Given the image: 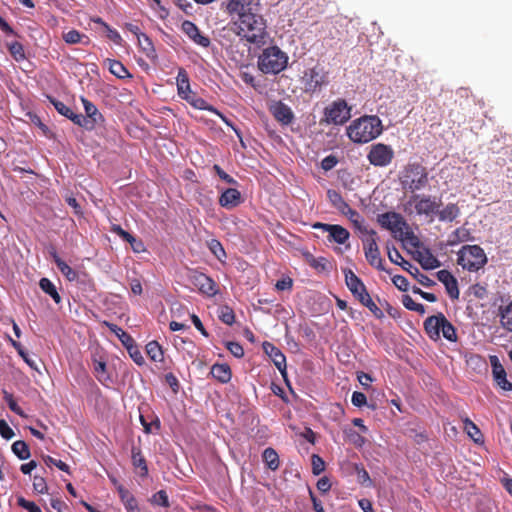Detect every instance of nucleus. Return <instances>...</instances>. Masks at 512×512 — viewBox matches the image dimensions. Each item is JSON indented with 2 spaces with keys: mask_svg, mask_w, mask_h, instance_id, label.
Instances as JSON below:
<instances>
[{
  "mask_svg": "<svg viewBox=\"0 0 512 512\" xmlns=\"http://www.w3.org/2000/svg\"><path fill=\"white\" fill-rule=\"evenodd\" d=\"M382 120L377 115H363L346 128L348 138L356 144L368 143L383 133Z\"/></svg>",
  "mask_w": 512,
  "mask_h": 512,
  "instance_id": "obj_1",
  "label": "nucleus"
},
{
  "mask_svg": "<svg viewBox=\"0 0 512 512\" xmlns=\"http://www.w3.org/2000/svg\"><path fill=\"white\" fill-rule=\"evenodd\" d=\"M342 273L345 278V284L351 294L366 308L370 310V312L377 319H383L384 313L383 311L375 304L373 299L371 298L367 287L365 286L362 279L357 276L350 268H342Z\"/></svg>",
  "mask_w": 512,
  "mask_h": 512,
  "instance_id": "obj_2",
  "label": "nucleus"
},
{
  "mask_svg": "<svg viewBox=\"0 0 512 512\" xmlns=\"http://www.w3.org/2000/svg\"><path fill=\"white\" fill-rule=\"evenodd\" d=\"M288 60V55L273 45L262 50L258 56L257 67L263 74L277 75L287 68Z\"/></svg>",
  "mask_w": 512,
  "mask_h": 512,
  "instance_id": "obj_3",
  "label": "nucleus"
},
{
  "mask_svg": "<svg viewBox=\"0 0 512 512\" xmlns=\"http://www.w3.org/2000/svg\"><path fill=\"white\" fill-rule=\"evenodd\" d=\"M399 181L404 190L414 194L428 185V172L420 163H408L400 172Z\"/></svg>",
  "mask_w": 512,
  "mask_h": 512,
  "instance_id": "obj_4",
  "label": "nucleus"
},
{
  "mask_svg": "<svg viewBox=\"0 0 512 512\" xmlns=\"http://www.w3.org/2000/svg\"><path fill=\"white\" fill-rule=\"evenodd\" d=\"M487 263L488 257L480 245H463L457 252V264L469 272H478Z\"/></svg>",
  "mask_w": 512,
  "mask_h": 512,
  "instance_id": "obj_5",
  "label": "nucleus"
},
{
  "mask_svg": "<svg viewBox=\"0 0 512 512\" xmlns=\"http://www.w3.org/2000/svg\"><path fill=\"white\" fill-rule=\"evenodd\" d=\"M178 96L189 103L192 107L203 111H216V107L209 104L205 99L199 97L191 90L189 76L184 68H179L176 77Z\"/></svg>",
  "mask_w": 512,
  "mask_h": 512,
  "instance_id": "obj_6",
  "label": "nucleus"
},
{
  "mask_svg": "<svg viewBox=\"0 0 512 512\" xmlns=\"http://www.w3.org/2000/svg\"><path fill=\"white\" fill-rule=\"evenodd\" d=\"M386 249L389 260L409 273L419 284L425 288H432L436 285V282L433 279L420 272V270L410 261L404 259L391 241L386 242Z\"/></svg>",
  "mask_w": 512,
  "mask_h": 512,
  "instance_id": "obj_7",
  "label": "nucleus"
},
{
  "mask_svg": "<svg viewBox=\"0 0 512 512\" xmlns=\"http://www.w3.org/2000/svg\"><path fill=\"white\" fill-rule=\"evenodd\" d=\"M351 111L352 107L348 105L347 101L339 98L324 108L323 118L320 120V124L344 125L351 119Z\"/></svg>",
  "mask_w": 512,
  "mask_h": 512,
  "instance_id": "obj_8",
  "label": "nucleus"
},
{
  "mask_svg": "<svg viewBox=\"0 0 512 512\" xmlns=\"http://www.w3.org/2000/svg\"><path fill=\"white\" fill-rule=\"evenodd\" d=\"M80 100L83 104L85 115L76 113L75 125L89 132L93 131L97 126H102L105 123V117L96 105L84 96H80Z\"/></svg>",
  "mask_w": 512,
  "mask_h": 512,
  "instance_id": "obj_9",
  "label": "nucleus"
},
{
  "mask_svg": "<svg viewBox=\"0 0 512 512\" xmlns=\"http://www.w3.org/2000/svg\"><path fill=\"white\" fill-rule=\"evenodd\" d=\"M301 81L304 84V92L313 94L321 91L323 87L330 83L329 71L326 70L325 66L318 63L312 68L305 70Z\"/></svg>",
  "mask_w": 512,
  "mask_h": 512,
  "instance_id": "obj_10",
  "label": "nucleus"
},
{
  "mask_svg": "<svg viewBox=\"0 0 512 512\" xmlns=\"http://www.w3.org/2000/svg\"><path fill=\"white\" fill-rule=\"evenodd\" d=\"M103 325L106 326L118 338L136 365L143 366L145 364V359L137 343L129 333L124 331L118 325L109 321H103Z\"/></svg>",
  "mask_w": 512,
  "mask_h": 512,
  "instance_id": "obj_11",
  "label": "nucleus"
},
{
  "mask_svg": "<svg viewBox=\"0 0 512 512\" xmlns=\"http://www.w3.org/2000/svg\"><path fill=\"white\" fill-rule=\"evenodd\" d=\"M377 234L376 235H368L367 238L362 239L363 248L366 260L368 263L375 267L379 271H384L388 274L391 273L390 269H386L383 264V259L381 258L379 247L377 244Z\"/></svg>",
  "mask_w": 512,
  "mask_h": 512,
  "instance_id": "obj_12",
  "label": "nucleus"
},
{
  "mask_svg": "<svg viewBox=\"0 0 512 512\" xmlns=\"http://www.w3.org/2000/svg\"><path fill=\"white\" fill-rule=\"evenodd\" d=\"M394 157L392 147L384 143H375L371 145L370 151L367 154L369 163L375 167L388 166Z\"/></svg>",
  "mask_w": 512,
  "mask_h": 512,
  "instance_id": "obj_13",
  "label": "nucleus"
},
{
  "mask_svg": "<svg viewBox=\"0 0 512 512\" xmlns=\"http://www.w3.org/2000/svg\"><path fill=\"white\" fill-rule=\"evenodd\" d=\"M377 222L383 229L391 231L396 238L397 233L408 230L409 228V224L405 218L400 213L394 211L379 214L377 216Z\"/></svg>",
  "mask_w": 512,
  "mask_h": 512,
  "instance_id": "obj_14",
  "label": "nucleus"
},
{
  "mask_svg": "<svg viewBox=\"0 0 512 512\" xmlns=\"http://www.w3.org/2000/svg\"><path fill=\"white\" fill-rule=\"evenodd\" d=\"M412 202H416L415 204V210L418 215H425V216H433L436 215L437 208H440L442 202L439 200L438 202L430 195H420L414 193L408 204H411Z\"/></svg>",
  "mask_w": 512,
  "mask_h": 512,
  "instance_id": "obj_15",
  "label": "nucleus"
},
{
  "mask_svg": "<svg viewBox=\"0 0 512 512\" xmlns=\"http://www.w3.org/2000/svg\"><path fill=\"white\" fill-rule=\"evenodd\" d=\"M259 6L260 0H227L221 4V8L230 16L237 15L239 19L242 13H248L253 7Z\"/></svg>",
  "mask_w": 512,
  "mask_h": 512,
  "instance_id": "obj_16",
  "label": "nucleus"
},
{
  "mask_svg": "<svg viewBox=\"0 0 512 512\" xmlns=\"http://www.w3.org/2000/svg\"><path fill=\"white\" fill-rule=\"evenodd\" d=\"M445 315L442 312H437L434 315L427 317L423 322V328L426 335L432 341H439L441 339V333L443 323L445 321Z\"/></svg>",
  "mask_w": 512,
  "mask_h": 512,
  "instance_id": "obj_17",
  "label": "nucleus"
},
{
  "mask_svg": "<svg viewBox=\"0 0 512 512\" xmlns=\"http://www.w3.org/2000/svg\"><path fill=\"white\" fill-rule=\"evenodd\" d=\"M190 280L201 293L210 297L217 294L216 282L207 274L194 271L190 276Z\"/></svg>",
  "mask_w": 512,
  "mask_h": 512,
  "instance_id": "obj_18",
  "label": "nucleus"
},
{
  "mask_svg": "<svg viewBox=\"0 0 512 512\" xmlns=\"http://www.w3.org/2000/svg\"><path fill=\"white\" fill-rule=\"evenodd\" d=\"M258 7H253L248 13L240 15V22L244 24L249 31L267 32V22L264 17L257 13Z\"/></svg>",
  "mask_w": 512,
  "mask_h": 512,
  "instance_id": "obj_19",
  "label": "nucleus"
},
{
  "mask_svg": "<svg viewBox=\"0 0 512 512\" xmlns=\"http://www.w3.org/2000/svg\"><path fill=\"white\" fill-rule=\"evenodd\" d=\"M219 205L227 210L239 206L243 202L241 192L236 188H219Z\"/></svg>",
  "mask_w": 512,
  "mask_h": 512,
  "instance_id": "obj_20",
  "label": "nucleus"
},
{
  "mask_svg": "<svg viewBox=\"0 0 512 512\" xmlns=\"http://www.w3.org/2000/svg\"><path fill=\"white\" fill-rule=\"evenodd\" d=\"M270 112L273 117L283 126L290 125L295 119V115L291 107L281 100L275 102L270 107Z\"/></svg>",
  "mask_w": 512,
  "mask_h": 512,
  "instance_id": "obj_21",
  "label": "nucleus"
},
{
  "mask_svg": "<svg viewBox=\"0 0 512 512\" xmlns=\"http://www.w3.org/2000/svg\"><path fill=\"white\" fill-rule=\"evenodd\" d=\"M182 31L197 45L208 48L211 44L209 37L203 35L198 26L190 21L184 20L181 24Z\"/></svg>",
  "mask_w": 512,
  "mask_h": 512,
  "instance_id": "obj_22",
  "label": "nucleus"
},
{
  "mask_svg": "<svg viewBox=\"0 0 512 512\" xmlns=\"http://www.w3.org/2000/svg\"><path fill=\"white\" fill-rule=\"evenodd\" d=\"M414 259L425 271H431L442 266L441 261L433 255L429 247H423L422 251L417 250L414 254Z\"/></svg>",
  "mask_w": 512,
  "mask_h": 512,
  "instance_id": "obj_23",
  "label": "nucleus"
},
{
  "mask_svg": "<svg viewBox=\"0 0 512 512\" xmlns=\"http://www.w3.org/2000/svg\"><path fill=\"white\" fill-rule=\"evenodd\" d=\"M48 254L56 267L68 281H75L77 279V272L59 256L54 246L50 245L48 247Z\"/></svg>",
  "mask_w": 512,
  "mask_h": 512,
  "instance_id": "obj_24",
  "label": "nucleus"
},
{
  "mask_svg": "<svg viewBox=\"0 0 512 512\" xmlns=\"http://www.w3.org/2000/svg\"><path fill=\"white\" fill-rule=\"evenodd\" d=\"M350 235L347 228L340 224H333L328 232L327 240L330 243L346 245V249H350V244L348 243Z\"/></svg>",
  "mask_w": 512,
  "mask_h": 512,
  "instance_id": "obj_25",
  "label": "nucleus"
},
{
  "mask_svg": "<svg viewBox=\"0 0 512 512\" xmlns=\"http://www.w3.org/2000/svg\"><path fill=\"white\" fill-rule=\"evenodd\" d=\"M262 349L264 353L271 359L276 368H278L280 365H283V363H287L284 353L273 343L264 341L262 343Z\"/></svg>",
  "mask_w": 512,
  "mask_h": 512,
  "instance_id": "obj_26",
  "label": "nucleus"
},
{
  "mask_svg": "<svg viewBox=\"0 0 512 512\" xmlns=\"http://www.w3.org/2000/svg\"><path fill=\"white\" fill-rule=\"evenodd\" d=\"M38 285L41 291L49 296L56 305L62 304V297L58 291V288L49 278H40Z\"/></svg>",
  "mask_w": 512,
  "mask_h": 512,
  "instance_id": "obj_27",
  "label": "nucleus"
},
{
  "mask_svg": "<svg viewBox=\"0 0 512 512\" xmlns=\"http://www.w3.org/2000/svg\"><path fill=\"white\" fill-rule=\"evenodd\" d=\"M210 375L222 384H226L231 380L232 371L226 363H215L212 365Z\"/></svg>",
  "mask_w": 512,
  "mask_h": 512,
  "instance_id": "obj_28",
  "label": "nucleus"
},
{
  "mask_svg": "<svg viewBox=\"0 0 512 512\" xmlns=\"http://www.w3.org/2000/svg\"><path fill=\"white\" fill-rule=\"evenodd\" d=\"M49 103L54 107V109L63 117L70 120L73 124H75L76 120V112H74L70 107L65 105L62 101L58 100L54 96L47 95L46 96Z\"/></svg>",
  "mask_w": 512,
  "mask_h": 512,
  "instance_id": "obj_29",
  "label": "nucleus"
},
{
  "mask_svg": "<svg viewBox=\"0 0 512 512\" xmlns=\"http://www.w3.org/2000/svg\"><path fill=\"white\" fill-rule=\"evenodd\" d=\"M460 208L455 203H448L443 209L437 208L436 216L441 222H452L460 215Z\"/></svg>",
  "mask_w": 512,
  "mask_h": 512,
  "instance_id": "obj_30",
  "label": "nucleus"
},
{
  "mask_svg": "<svg viewBox=\"0 0 512 512\" xmlns=\"http://www.w3.org/2000/svg\"><path fill=\"white\" fill-rule=\"evenodd\" d=\"M131 460L132 464L136 468H140V476L147 477L148 476V466L145 457L143 456L141 449L136 446H132L131 449Z\"/></svg>",
  "mask_w": 512,
  "mask_h": 512,
  "instance_id": "obj_31",
  "label": "nucleus"
},
{
  "mask_svg": "<svg viewBox=\"0 0 512 512\" xmlns=\"http://www.w3.org/2000/svg\"><path fill=\"white\" fill-rule=\"evenodd\" d=\"M109 64V71L111 74H113L118 79H126V78H132L133 75L129 72V70L123 65L122 62L107 58L105 60Z\"/></svg>",
  "mask_w": 512,
  "mask_h": 512,
  "instance_id": "obj_32",
  "label": "nucleus"
},
{
  "mask_svg": "<svg viewBox=\"0 0 512 512\" xmlns=\"http://www.w3.org/2000/svg\"><path fill=\"white\" fill-rule=\"evenodd\" d=\"M262 460L265 466L271 471H276L279 468L280 460L277 451L272 447H267L262 452Z\"/></svg>",
  "mask_w": 512,
  "mask_h": 512,
  "instance_id": "obj_33",
  "label": "nucleus"
},
{
  "mask_svg": "<svg viewBox=\"0 0 512 512\" xmlns=\"http://www.w3.org/2000/svg\"><path fill=\"white\" fill-rule=\"evenodd\" d=\"M474 237L471 236V233L468 229H465L463 227L455 229L449 239H448V245L449 246H456L461 242L466 241H473Z\"/></svg>",
  "mask_w": 512,
  "mask_h": 512,
  "instance_id": "obj_34",
  "label": "nucleus"
},
{
  "mask_svg": "<svg viewBox=\"0 0 512 512\" xmlns=\"http://www.w3.org/2000/svg\"><path fill=\"white\" fill-rule=\"evenodd\" d=\"M498 316L500 317L501 325L512 332V301L505 306L499 307Z\"/></svg>",
  "mask_w": 512,
  "mask_h": 512,
  "instance_id": "obj_35",
  "label": "nucleus"
},
{
  "mask_svg": "<svg viewBox=\"0 0 512 512\" xmlns=\"http://www.w3.org/2000/svg\"><path fill=\"white\" fill-rule=\"evenodd\" d=\"M11 450L19 460L24 461L31 457L29 445L24 440L15 441L11 446Z\"/></svg>",
  "mask_w": 512,
  "mask_h": 512,
  "instance_id": "obj_36",
  "label": "nucleus"
},
{
  "mask_svg": "<svg viewBox=\"0 0 512 512\" xmlns=\"http://www.w3.org/2000/svg\"><path fill=\"white\" fill-rule=\"evenodd\" d=\"M140 50L151 60L157 58V53L151 38L143 33L140 41H138Z\"/></svg>",
  "mask_w": 512,
  "mask_h": 512,
  "instance_id": "obj_37",
  "label": "nucleus"
},
{
  "mask_svg": "<svg viewBox=\"0 0 512 512\" xmlns=\"http://www.w3.org/2000/svg\"><path fill=\"white\" fill-rule=\"evenodd\" d=\"M146 353L150 360L154 362L163 361L164 351L156 340H152L146 344Z\"/></svg>",
  "mask_w": 512,
  "mask_h": 512,
  "instance_id": "obj_38",
  "label": "nucleus"
},
{
  "mask_svg": "<svg viewBox=\"0 0 512 512\" xmlns=\"http://www.w3.org/2000/svg\"><path fill=\"white\" fill-rule=\"evenodd\" d=\"M464 429L468 436L475 442V443H482L484 441L483 434L481 433L479 427L469 418H466L464 420Z\"/></svg>",
  "mask_w": 512,
  "mask_h": 512,
  "instance_id": "obj_39",
  "label": "nucleus"
},
{
  "mask_svg": "<svg viewBox=\"0 0 512 512\" xmlns=\"http://www.w3.org/2000/svg\"><path fill=\"white\" fill-rule=\"evenodd\" d=\"M308 264L319 272L329 271V263L325 257H314L311 253L305 254Z\"/></svg>",
  "mask_w": 512,
  "mask_h": 512,
  "instance_id": "obj_40",
  "label": "nucleus"
},
{
  "mask_svg": "<svg viewBox=\"0 0 512 512\" xmlns=\"http://www.w3.org/2000/svg\"><path fill=\"white\" fill-rule=\"evenodd\" d=\"M7 49L11 54L12 58L16 62H21L26 59L24 46L18 41H12L6 43Z\"/></svg>",
  "mask_w": 512,
  "mask_h": 512,
  "instance_id": "obj_41",
  "label": "nucleus"
},
{
  "mask_svg": "<svg viewBox=\"0 0 512 512\" xmlns=\"http://www.w3.org/2000/svg\"><path fill=\"white\" fill-rule=\"evenodd\" d=\"M63 40L67 44H77V43L87 44L89 42V38L85 34H82L81 32H79L78 30H75V29L69 30L67 33H64Z\"/></svg>",
  "mask_w": 512,
  "mask_h": 512,
  "instance_id": "obj_42",
  "label": "nucleus"
},
{
  "mask_svg": "<svg viewBox=\"0 0 512 512\" xmlns=\"http://www.w3.org/2000/svg\"><path fill=\"white\" fill-rule=\"evenodd\" d=\"M489 361L492 369L493 380H498L501 377H505L507 372L504 366L501 364L500 359L496 355H490Z\"/></svg>",
  "mask_w": 512,
  "mask_h": 512,
  "instance_id": "obj_43",
  "label": "nucleus"
},
{
  "mask_svg": "<svg viewBox=\"0 0 512 512\" xmlns=\"http://www.w3.org/2000/svg\"><path fill=\"white\" fill-rule=\"evenodd\" d=\"M351 223L353 224L355 230L364 235H376V231L374 229H369L366 225H364V218L360 216L357 212V215L351 217L348 215Z\"/></svg>",
  "mask_w": 512,
  "mask_h": 512,
  "instance_id": "obj_44",
  "label": "nucleus"
},
{
  "mask_svg": "<svg viewBox=\"0 0 512 512\" xmlns=\"http://www.w3.org/2000/svg\"><path fill=\"white\" fill-rule=\"evenodd\" d=\"M355 474L357 476V481L360 485L364 487H371L373 485L372 479L368 471L361 464L354 465Z\"/></svg>",
  "mask_w": 512,
  "mask_h": 512,
  "instance_id": "obj_45",
  "label": "nucleus"
},
{
  "mask_svg": "<svg viewBox=\"0 0 512 512\" xmlns=\"http://www.w3.org/2000/svg\"><path fill=\"white\" fill-rule=\"evenodd\" d=\"M149 502L154 506H160L163 508H169L170 507V501L169 496L166 492V490L161 489L154 493L151 498L149 499Z\"/></svg>",
  "mask_w": 512,
  "mask_h": 512,
  "instance_id": "obj_46",
  "label": "nucleus"
},
{
  "mask_svg": "<svg viewBox=\"0 0 512 512\" xmlns=\"http://www.w3.org/2000/svg\"><path fill=\"white\" fill-rule=\"evenodd\" d=\"M399 239L401 241H407L412 247L416 248L417 250H419L420 248L423 249V247H425L418 238V236L414 234L410 227L408 228V230H403V232H400Z\"/></svg>",
  "mask_w": 512,
  "mask_h": 512,
  "instance_id": "obj_47",
  "label": "nucleus"
},
{
  "mask_svg": "<svg viewBox=\"0 0 512 512\" xmlns=\"http://www.w3.org/2000/svg\"><path fill=\"white\" fill-rule=\"evenodd\" d=\"M441 329V335L443 336L444 339H446L449 342H457V329L446 317Z\"/></svg>",
  "mask_w": 512,
  "mask_h": 512,
  "instance_id": "obj_48",
  "label": "nucleus"
},
{
  "mask_svg": "<svg viewBox=\"0 0 512 512\" xmlns=\"http://www.w3.org/2000/svg\"><path fill=\"white\" fill-rule=\"evenodd\" d=\"M208 248L210 252L219 260L223 261L226 257V251L222 243L218 239H211L208 242Z\"/></svg>",
  "mask_w": 512,
  "mask_h": 512,
  "instance_id": "obj_49",
  "label": "nucleus"
},
{
  "mask_svg": "<svg viewBox=\"0 0 512 512\" xmlns=\"http://www.w3.org/2000/svg\"><path fill=\"white\" fill-rule=\"evenodd\" d=\"M351 403L358 408H362L364 406H367L371 408L372 410L376 409V404H368L367 396L365 393L361 391H354L351 395Z\"/></svg>",
  "mask_w": 512,
  "mask_h": 512,
  "instance_id": "obj_50",
  "label": "nucleus"
},
{
  "mask_svg": "<svg viewBox=\"0 0 512 512\" xmlns=\"http://www.w3.org/2000/svg\"><path fill=\"white\" fill-rule=\"evenodd\" d=\"M42 459L46 466H48V467L56 466L59 470L65 472L67 474H71L70 466L67 463H65L64 461H62L60 459H55L49 455H44L42 457Z\"/></svg>",
  "mask_w": 512,
  "mask_h": 512,
  "instance_id": "obj_51",
  "label": "nucleus"
},
{
  "mask_svg": "<svg viewBox=\"0 0 512 512\" xmlns=\"http://www.w3.org/2000/svg\"><path fill=\"white\" fill-rule=\"evenodd\" d=\"M3 399H4L5 403L7 404V406L9 407V409L12 412H14L15 414H17L19 416H23L24 415L23 410L18 405V403L15 400L13 394L8 392L7 390H3Z\"/></svg>",
  "mask_w": 512,
  "mask_h": 512,
  "instance_id": "obj_52",
  "label": "nucleus"
},
{
  "mask_svg": "<svg viewBox=\"0 0 512 512\" xmlns=\"http://www.w3.org/2000/svg\"><path fill=\"white\" fill-rule=\"evenodd\" d=\"M219 319L226 325H233L235 323V313L227 305L220 308Z\"/></svg>",
  "mask_w": 512,
  "mask_h": 512,
  "instance_id": "obj_53",
  "label": "nucleus"
},
{
  "mask_svg": "<svg viewBox=\"0 0 512 512\" xmlns=\"http://www.w3.org/2000/svg\"><path fill=\"white\" fill-rule=\"evenodd\" d=\"M311 464H312V474L314 476H318L324 472L326 468L325 461L318 454H313L311 456Z\"/></svg>",
  "mask_w": 512,
  "mask_h": 512,
  "instance_id": "obj_54",
  "label": "nucleus"
},
{
  "mask_svg": "<svg viewBox=\"0 0 512 512\" xmlns=\"http://www.w3.org/2000/svg\"><path fill=\"white\" fill-rule=\"evenodd\" d=\"M17 505L27 512H42L41 508L34 502L23 496L17 497Z\"/></svg>",
  "mask_w": 512,
  "mask_h": 512,
  "instance_id": "obj_55",
  "label": "nucleus"
},
{
  "mask_svg": "<svg viewBox=\"0 0 512 512\" xmlns=\"http://www.w3.org/2000/svg\"><path fill=\"white\" fill-rule=\"evenodd\" d=\"M345 433L347 434L349 441L352 444H354L357 448H362L366 443V439L360 433H358L352 428L345 430Z\"/></svg>",
  "mask_w": 512,
  "mask_h": 512,
  "instance_id": "obj_56",
  "label": "nucleus"
},
{
  "mask_svg": "<svg viewBox=\"0 0 512 512\" xmlns=\"http://www.w3.org/2000/svg\"><path fill=\"white\" fill-rule=\"evenodd\" d=\"M267 36V32H257L253 34L243 35V39L251 44H255L258 47H261L265 44V38Z\"/></svg>",
  "mask_w": 512,
  "mask_h": 512,
  "instance_id": "obj_57",
  "label": "nucleus"
},
{
  "mask_svg": "<svg viewBox=\"0 0 512 512\" xmlns=\"http://www.w3.org/2000/svg\"><path fill=\"white\" fill-rule=\"evenodd\" d=\"M33 490L38 494L48 493V485L43 476L35 474L33 480Z\"/></svg>",
  "mask_w": 512,
  "mask_h": 512,
  "instance_id": "obj_58",
  "label": "nucleus"
},
{
  "mask_svg": "<svg viewBox=\"0 0 512 512\" xmlns=\"http://www.w3.org/2000/svg\"><path fill=\"white\" fill-rule=\"evenodd\" d=\"M225 347L235 358L240 359L244 356L243 346L237 341H227Z\"/></svg>",
  "mask_w": 512,
  "mask_h": 512,
  "instance_id": "obj_59",
  "label": "nucleus"
},
{
  "mask_svg": "<svg viewBox=\"0 0 512 512\" xmlns=\"http://www.w3.org/2000/svg\"><path fill=\"white\" fill-rule=\"evenodd\" d=\"M446 293L451 300H458L460 296L459 283L457 278L444 286Z\"/></svg>",
  "mask_w": 512,
  "mask_h": 512,
  "instance_id": "obj_60",
  "label": "nucleus"
},
{
  "mask_svg": "<svg viewBox=\"0 0 512 512\" xmlns=\"http://www.w3.org/2000/svg\"><path fill=\"white\" fill-rule=\"evenodd\" d=\"M378 302L384 307L385 311L391 318L395 320L401 318L402 311L399 308L393 307L387 300L382 301L380 298H378Z\"/></svg>",
  "mask_w": 512,
  "mask_h": 512,
  "instance_id": "obj_61",
  "label": "nucleus"
},
{
  "mask_svg": "<svg viewBox=\"0 0 512 512\" xmlns=\"http://www.w3.org/2000/svg\"><path fill=\"white\" fill-rule=\"evenodd\" d=\"M127 243L130 244L131 249L134 253H143L146 251V247L142 239L134 236L133 234L130 236V238L127 240Z\"/></svg>",
  "mask_w": 512,
  "mask_h": 512,
  "instance_id": "obj_62",
  "label": "nucleus"
},
{
  "mask_svg": "<svg viewBox=\"0 0 512 512\" xmlns=\"http://www.w3.org/2000/svg\"><path fill=\"white\" fill-rule=\"evenodd\" d=\"M391 280L395 287L402 292H407L410 289V283L403 275H394Z\"/></svg>",
  "mask_w": 512,
  "mask_h": 512,
  "instance_id": "obj_63",
  "label": "nucleus"
},
{
  "mask_svg": "<svg viewBox=\"0 0 512 512\" xmlns=\"http://www.w3.org/2000/svg\"><path fill=\"white\" fill-rule=\"evenodd\" d=\"M338 162L339 160L336 155L329 154L321 160V168L326 172L330 171L338 164Z\"/></svg>",
  "mask_w": 512,
  "mask_h": 512,
  "instance_id": "obj_64",
  "label": "nucleus"
}]
</instances>
